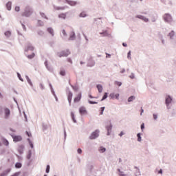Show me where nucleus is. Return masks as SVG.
I'll return each instance as SVG.
<instances>
[{"label": "nucleus", "instance_id": "obj_1", "mask_svg": "<svg viewBox=\"0 0 176 176\" xmlns=\"http://www.w3.org/2000/svg\"><path fill=\"white\" fill-rule=\"evenodd\" d=\"M32 14V9L30 6H27L25 8V11L22 13V16L24 17H30Z\"/></svg>", "mask_w": 176, "mask_h": 176}, {"label": "nucleus", "instance_id": "obj_2", "mask_svg": "<svg viewBox=\"0 0 176 176\" xmlns=\"http://www.w3.org/2000/svg\"><path fill=\"white\" fill-rule=\"evenodd\" d=\"M71 54V52L69 50H66L64 51H61L60 52H58L57 54L58 57H67V56H69Z\"/></svg>", "mask_w": 176, "mask_h": 176}, {"label": "nucleus", "instance_id": "obj_3", "mask_svg": "<svg viewBox=\"0 0 176 176\" xmlns=\"http://www.w3.org/2000/svg\"><path fill=\"white\" fill-rule=\"evenodd\" d=\"M163 19L164 21H166V23H171V21H173V17L170 14H164Z\"/></svg>", "mask_w": 176, "mask_h": 176}, {"label": "nucleus", "instance_id": "obj_4", "mask_svg": "<svg viewBox=\"0 0 176 176\" xmlns=\"http://www.w3.org/2000/svg\"><path fill=\"white\" fill-rule=\"evenodd\" d=\"M119 94L111 93L109 94V98L111 100H119Z\"/></svg>", "mask_w": 176, "mask_h": 176}, {"label": "nucleus", "instance_id": "obj_5", "mask_svg": "<svg viewBox=\"0 0 176 176\" xmlns=\"http://www.w3.org/2000/svg\"><path fill=\"white\" fill-rule=\"evenodd\" d=\"M79 113L80 115H87V111L86 110V107H81L79 109Z\"/></svg>", "mask_w": 176, "mask_h": 176}, {"label": "nucleus", "instance_id": "obj_6", "mask_svg": "<svg viewBox=\"0 0 176 176\" xmlns=\"http://www.w3.org/2000/svg\"><path fill=\"white\" fill-rule=\"evenodd\" d=\"M98 131H96L92 133V134L90 135L89 138L90 140H96V138H97V137H98Z\"/></svg>", "mask_w": 176, "mask_h": 176}, {"label": "nucleus", "instance_id": "obj_7", "mask_svg": "<svg viewBox=\"0 0 176 176\" xmlns=\"http://www.w3.org/2000/svg\"><path fill=\"white\" fill-rule=\"evenodd\" d=\"M82 98V93H78L77 96L74 98V102H79L80 99Z\"/></svg>", "mask_w": 176, "mask_h": 176}, {"label": "nucleus", "instance_id": "obj_8", "mask_svg": "<svg viewBox=\"0 0 176 176\" xmlns=\"http://www.w3.org/2000/svg\"><path fill=\"white\" fill-rule=\"evenodd\" d=\"M72 92L69 91L67 94V100L69 101V104L71 105V101H72Z\"/></svg>", "mask_w": 176, "mask_h": 176}, {"label": "nucleus", "instance_id": "obj_9", "mask_svg": "<svg viewBox=\"0 0 176 176\" xmlns=\"http://www.w3.org/2000/svg\"><path fill=\"white\" fill-rule=\"evenodd\" d=\"M23 140V138L20 135H16L13 137V140L14 142H19V141H21Z\"/></svg>", "mask_w": 176, "mask_h": 176}, {"label": "nucleus", "instance_id": "obj_10", "mask_svg": "<svg viewBox=\"0 0 176 176\" xmlns=\"http://www.w3.org/2000/svg\"><path fill=\"white\" fill-rule=\"evenodd\" d=\"M33 52L34 50V47L31 45V44H29L27 45V47L25 48V51L28 52V51Z\"/></svg>", "mask_w": 176, "mask_h": 176}, {"label": "nucleus", "instance_id": "obj_11", "mask_svg": "<svg viewBox=\"0 0 176 176\" xmlns=\"http://www.w3.org/2000/svg\"><path fill=\"white\" fill-rule=\"evenodd\" d=\"M69 41H74L75 39V32L72 31L69 34Z\"/></svg>", "mask_w": 176, "mask_h": 176}, {"label": "nucleus", "instance_id": "obj_12", "mask_svg": "<svg viewBox=\"0 0 176 176\" xmlns=\"http://www.w3.org/2000/svg\"><path fill=\"white\" fill-rule=\"evenodd\" d=\"M59 19H63V20H65L67 18V13H61L58 15Z\"/></svg>", "mask_w": 176, "mask_h": 176}, {"label": "nucleus", "instance_id": "obj_13", "mask_svg": "<svg viewBox=\"0 0 176 176\" xmlns=\"http://www.w3.org/2000/svg\"><path fill=\"white\" fill-rule=\"evenodd\" d=\"M138 19H140L141 20H144V21H145L146 23H148V21H149L147 18H145V16H142L141 15H138Z\"/></svg>", "mask_w": 176, "mask_h": 176}, {"label": "nucleus", "instance_id": "obj_14", "mask_svg": "<svg viewBox=\"0 0 176 176\" xmlns=\"http://www.w3.org/2000/svg\"><path fill=\"white\" fill-rule=\"evenodd\" d=\"M47 32H49V34H51V35L52 36H54V30H53V28H47Z\"/></svg>", "mask_w": 176, "mask_h": 176}, {"label": "nucleus", "instance_id": "obj_15", "mask_svg": "<svg viewBox=\"0 0 176 176\" xmlns=\"http://www.w3.org/2000/svg\"><path fill=\"white\" fill-rule=\"evenodd\" d=\"M6 8H7L8 10H12V2L8 1L6 3Z\"/></svg>", "mask_w": 176, "mask_h": 176}, {"label": "nucleus", "instance_id": "obj_16", "mask_svg": "<svg viewBox=\"0 0 176 176\" xmlns=\"http://www.w3.org/2000/svg\"><path fill=\"white\" fill-rule=\"evenodd\" d=\"M107 130V135H109V133H111V130H112V125L110 124L109 126L106 127Z\"/></svg>", "mask_w": 176, "mask_h": 176}, {"label": "nucleus", "instance_id": "obj_17", "mask_svg": "<svg viewBox=\"0 0 176 176\" xmlns=\"http://www.w3.org/2000/svg\"><path fill=\"white\" fill-rule=\"evenodd\" d=\"M171 101H173V99H171V97L168 96L166 98V105H168V104H170V102H171Z\"/></svg>", "mask_w": 176, "mask_h": 176}, {"label": "nucleus", "instance_id": "obj_18", "mask_svg": "<svg viewBox=\"0 0 176 176\" xmlns=\"http://www.w3.org/2000/svg\"><path fill=\"white\" fill-rule=\"evenodd\" d=\"M5 113H6V117L8 118L9 115H10V110H9V109H6Z\"/></svg>", "mask_w": 176, "mask_h": 176}, {"label": "nucleus", "instance_id": "obj_19", "mask_svg": "<svg viewBox=\"0 0 176 176\" xmlns=\"http://www.w3.org/2000/svg\"><path fill=\"white\" fill-rule=\"evenodd\" d=\"M97 89H98L99 93H102V85H98Z\"/></svg>", "mask_w": 176, "mask_h": 176}, {"label": "nucleus", "instance_id": "obj_20", "mask_svg": "<svg viewBox=\"0 0 176 176\" xmlns=\"http://www.w3.org/2000/svg\"><path fill=\"white\" fill-rule=\"evenodd\" d=\"M67 3H69L70 6H75V5H76V1H67Z\"/></svg>", "mask_w": 176, "mask_h": 176}, {"label": "nucleus", "instance_id": "obj_21", "mask_svg": "<svg viewBox=\"0 0 176 176\" xmlns=\"http://www.w3.org/2000/svg\"><path fill=\"white\" fill-rule=\"evenodd\" d=\"M71 117L74 123H76V120H75V114L73 112L71 113Z\"/></svg>", "mask_w": 176, "mask_h": 176}, {"label": "nucleus", "instance_id": "obj_22", "mask_svg": "<svg viewBox=\"0 0 176 176\" xmlns=\"http://www.w3.org/2000/svg\"><path fill=\"white\" fill-rule=\"evenodd\" d=\"M3 144L6 145V146H8L9 145V142H8V140H6V139H3Z\"/></svg>", "mask_w": 176, "mask_h": 176}, {"label": "nucleus", "instance_id": "obj_23", "mask_svg": "<svg viewBox=\"0 0 176 176\" xmlns=\"http://www.w3.org/2000/svg\"><path fill=\"white\" fill-rule=\"evenodd\" d=\"M108 98V93H104L101 101H104V100H106V98Z\"/></svg>", "mask_w": 176, "mask_h": 176}, {"label": "nucleus", "instance_id": "obj_24", "mask_svg": "<svg viewBox=\"0 0 176 176\" xmlns=\"http://www.w3.org/2000/svg\"><path fill=\"white\" fill-rule=\"evenodd\" d=\"M106 149L105 148L101 146L99 149V152H100V153H104V152H105Z\"/></svg>", "mask_w": 176, "mask_h": 176}, {"label": "nucleus", "instance_id": "obj_25", "mask_svg": "<svg viewBox=\"0 0 176 176\" xmlns=\"http://www.w3.org/2000/svg\"><path fill=\"white\" fill-rule=\"evenodd\" d=\"M15 167H16V168H21V163L17 162L15 164Z\"/></svg>", "mask_w": 176, "mask_h": 176}, {"label": "nucleus", "instance_id": "obj_26", "mask_svg": "<svg viewBox=\"0 0 176 176\" xmlns=\"http://www.w3.org/2000/svg\"><path fill=\"white\" fill-rule=\"evenodd\" d=\"M133 100H135V96H131L129 98L128 101L129 102H131V101H133Z\"/></svg>", "mask_w": 176, "mask_h": 176}, {"label": "nucleus", "instance_id": "obj_27", "mask_svg": "<svg viewBox=\"0 0 176 176\" xmlns=\"http://www.w3.org/2000/svg\"><path fill=\"white\" fill-rule=\"evenodd\" d=\"M40 14L41 16H43L44 19H46V20H48L47 16H46V14H45V13L43 12H40Z\"/></svg>", "mask_w": 176, "mask_h": 176}, {"label": "nucleus", "instance_id": "obj_28", "mask_svg": "<svg viewBox=\"0 0 176 176\" xmlns=\"http://www.w3.org/2000/svg\"><path fill=\"white\" fill-rule=\"evenodd\" d=\"M11 34H12V33L10 31H7V32H5V35L8 38H9V36H10Z\"/></svg>", "mask_w": 176, "mask_h": 176}, {"label": "nucleus", "instance_id": "obj_29", "mask_svg": "<svg viewBox=\"0 0 176 176\" xmlns=\"http://www.w3.org/2000/svg\"><path fill=\"white\" fill-rule=\"evenodd\" d=\"M174 35H175L174 31H171V32L168 34V36H170V39L173 38V36H174Z\"/></svg>", "mask_w": 176, "mask_h": 176}, {"label": "nucleus", "instance_id": "obj_30", "mask_svg": "<svg viewBox=\"0 0 176 176\" xmlns=\"http://www.w3.org/2000/svg\"><path fill=\"white\" fill-rule=\"evenodd\" d=\"M34 57H35V54L34 53H32V54L30 55H28V58H34Z\"/></svg>", "mask_w": 176, "mask_h": 176}, {"label": "nucleus", "instance_id": "obj_31", "mask_svg": "<svg viewBox=\"0 0 176 176\" xmlns=\"http://www.w3.org/2000/svg\"><path fill=\"white\" fill-rule=\"evenodd\" d=\"M119 171V175L120 176H127V175L124 174L123 172L120 171V169H118Z\"/></svg>", "mask_w": 176, "mask_h": 176}, {"label": "nucleus", "instance_id": "obj_32", "mask_svg": "<svg viewBox=\"0 0 176 176\" xmlns=\"http://www.w3.org/2000/svg\"><path fill=\"white\" fill-rule=\"evenodd\" d=\"M105 110V107H101L100 108V115L104 114V111Z\"/></svg>", "mask_w": 176, "mask_h": 176}, {"label": "nucleus", "instance_id": "obj_33", "mask_svg": "<svg viewBox=\"0 0 176 176\" xmlns=\"http://www.w3.org/2000/svg\"><path fill=\"white\" fill-rule=\"evenodd\" d=\"M56 10H64V9H65V8L64 7H56Z\"/></svg>", "mask_w": 176, "mask_h": 176}, {"label": "nucleus", "instance_id": "obj_34", "mask_svg": "<svg viewBox=\"0 0 176 176\" xmlns=\"http://www.w3.org/2000/svg\"><path fill=\"white\" fill-rule=\"evenodd\" d=\"M137 137H138V141L139 142H141V134L140 133H138Z\"/></svg>", "mask_w": 176, "mask_h": 176}, {"label": "nucleus", "instance_id": "obj_35", "mask_svg": "<svg viewBox=\"0 0 176 176\" xmlns=\"http://www.w3.org/2000/svg\"><path fill=\"white\" fill-rule=\"evenodd\" d=\"M80 17H86V12H82L80 14Z\"/></svg>", "mask_w": 176, "mask_h": 176}, {"label": "nucleus", "instance_id": "obj_36", "mask_svg": "<svg viewBox=\"0 0 176 176\" xmlns=\"http://www.w3.org/2000/svg\"><path fill=\"white\" fill-rule=\"evenodd\" d=\"M60 75H61L62 76H65V71L61 70L60 72Z\"/></svg>", "mask_w": 176, "mask_h": 176}, {"label": "nucleus", "instance_id": "obj_37", "mask_svg": "<svg viewBox=\"0 0 176 176\" xmlns=\"http://www.w3.org/2000/svg\"><path fill=\"white\" fill-rule=\"evenodd\" d=\"M50 171V166L47 165L46 168V173H48Z\"/></svg>", "mask_w": 176, "mask_h": 176}, {"label": "nucleus", "instance_id": "obj_38", "mask_svg": "<svg viewBox=\"0 0 176 176\" xmlns=\"http://www.w3.org/2000/svg\"><path fill=\"white\" fill-rule=\"evenodd\" d=\"M28 141L29 142V144L31 148H34V144H32V142H31V140L30 139H28Z\"/></svg>", "mask_w": 176, "mask_h": 176}, {"label": "nucleus", "instance_id": "obj_39", "mask_svg": "<svg viewBox=\"0 0 176 176\" xmlns=\"http://www.w3.org/2000/svg\"><path fill=\"white\" fill-rule=\"evenodd\" d=\"M62 34H63V36H67V32H65V30H63Z\"/></svg>", "mask_w": 176, "mask_h": 176}, {"label": "nucleus", "instance_id": "obj_40", "mask_svg": "<svg viewBox=\"0 0 176 176\" xmlns=\"http://www.w3.org/2000/svg\"><path fill=\"white\" fill-rule=\"evenodd\" d=\"M27 79H28V82L29 85H30V86H32V82H31V80H30V78H28V76H27Z\"/></svg>", "mask_w": 176, "mask_h": 176}, {"label": "nucleus", "instance_id": "obj_41", "mask_svg": "<svg viewBox=\"0 0 176 176\" xmlns=\"http://www.w3.org/2000/svg\"><path fill=\"white\" fill-rule=\"evenodd\" d=\"M26 134L28 137H32V134L31 133V132L26 131Z\"/></svg>", "mask_w": 176, "mask_h": 176}, {"label": "nucleus", "instance_id": "obj_42", "mask_svg": "<svg viewBox=\"0 0 176 176\" xmlns=\"http://www.w3.org/2000/svg\"><path fill=\"white\" fill-rule=\"evenodd\" d=\"M17 75H18V78L20 80H21V82H23V78H21V75H20V74L17 73Z\"/></svg>", "mask_w": 176, "mask_h": 176}, {"label": "nucleus", "instance_id": "obj_43", "mask_svg": "<svg viewBox=\"0 0 176 176\" xmlns=\"http://www.w3.org/2000/svg\"><path fill=\"white\" fill-rule=\"evenodd\" d=\"M15 12H20V7L16 6L15 7Z\"/></svg>", "mask_w": 176, "mask_h": 176}, {"label": "nucleus", "instance_id": "obj_44", "mask_svg": "<svg viewBox=\"0 0 176 176\" xmlns=\"http://www.w3.org/2000/svg\"><path fill=\"white\" fill-rule=\"evenodd\" d=\"M116 85H117V86H122V82L116 81Z\"/></svg>", "mask_w": 176, "mask_h": 176}, {"label": "nucleus", "instance_id": "obj_45", "mask_svg": "<svg viewBox=\"0 0 176 176\" xmlns=\"http://www.w3.org/2000/svg\"><path fill=\"white\" fill-rule=\"evenodd\" d=\"M131 52L129 51V52L128 53V58H131Z\"/></svg>", "mask_w": 176, "mask_h": 176}, {"label": "nucleus", "instance_id": "obj_46", "mask_svg": "<svg viewBox=\"0 0 176 176\" xmlns=\"http://www.w3.org/2000/svg\"><path fill=\"white\" fill-rule=\"evenodd\" d=\"M89 104H98L97 102H93L91 100H89Z\"/></svg>", "mask_w": 176, "mask_h": 176}, {"label": "nucleus", "instance_id": "obj_47", "mask_svg": "<svg viewBox=\"0 0 176 176\" xmlns=\"http://www.w3.org/2000/svg\"><path fill=\"white\" fill-rule=\"evenodd\" d=\"M153 119L156 120V119H157V115L153 114Z\"/></svg>", "mask_w": 176, "mask_h": 176}, {"label": "nucleus", "instance_id": "obj_48", "mask_svg": "<svg viewBox=\"0 0 176 176\" xmlns=\"http://www.w3.org/2000/svg\"><path fill=\"white\" fill-rule=\"evenodd\" d=\"M77 152H78V153H79V154L82 153V149H81V148H78V149L77 150Z\"/></svg>", "mask_w": 176, "mask_h": 176}, {"label": "nucleus", "instance_id": "obj_49", "mask_svg": "<svg viewBox=\"0 0 176 176\" xmlns=\"http://www.w3.org/2000/svg\"><path fill=\"white\" fill-rule=\"evenodd\" d=\"M144 129H145V125L144 124H142L141 125V129L144 130Z\"/></svg>", "mask_w": 176, "mask_h": 176}, {"label": "nucleus", "instance_id": "obj_50", "mask_svg": "<svg viewBox=\"0 0 176 176\" xmlns=\"http://www.w3.org/2000/svg\"><path fill=\"white\" fill-rule=\"evenodd\" d=\"M22 27L23 28V30L25 31H27V28H25V25L24 24H22Z\"/></svg>", "mask_w": 176, "mask_h": 176}, {"label": "nucleus", "instance_id": "obj_51", "mask_svg": "<svg viewBox=\"0 0 176 176\" xmlns=\"http://www.w3.org/2000/svg\"><path fill=\"white\" fill-rule=\"evenodd\" d=\"M122 135H124V133L123 131L120 132V137H122Z\"/></svg>", "mask_w": 176, "mask_h": 176}, {"label": "nucleus", "instance_id": "obj_52", "mask_svg": "<svg viewBox=\"0 0 176 176\" xmlns=\"http://www.w3.org/2000/svg\"><path fill=\"white\" fill-rule=\"evenodd\" d=\"M67 61L68 63H71V64H72V60H71V58H67Z\"/></svg>", "mask_w": 176, "mask_h": 176}, {"label": "nucleus", "instance_id": "obj_53", "mask_svg": "<svg viewBox=\"0 0 176 176\" xmlns=\"http://www.w3.org/2000/svg\"><path fill=\"white\" fill-rule=\"evenodd\" d=\"M129 78H131V79H134V74H131Z\"/></svg>", "mask_w": 176, "mask_h": 176}, {"label": "nucleus", "instance_id": "obj_54", "mask_svg": "<svg viewBox=\"0 0 176 176\" xmlns=\"http://www.w3.org/2000/svg\"><path fill=\"white\" fill-rule=\"evenodd\" d=\"M158 173H159V174H162V173H163V170H162V169L160 170L159 172H158Z\"/></svg>", "mask_w": 176, "mask_h": 176}, {"label": "nucleus", "instance_id": "obj_55", "mask_svg": "<svg viewBox=\"0 0 176 176\" xmlns=\"http://www.w3.org/2000/svg\"><path fill=\"white\" fill-rule=\"evenodd\" d=\"M122 46H124V47H127V44H126V43H122Z\"/></svg>", "mask_w": 176, "mask_h": 176}, {"label": "nucleus", "instance_id": "obj_56", "mask_svg": "<svg viewBox=\"0 0 176 176\" xmlns=\"http://www.w3.org/2000/svg\"><path fill=\"white\" fill-rule=\"evenodd\" d=\"M5 175H6V173H1V174L0 175V176H5Z\"/></svg>", "mask_w": 176, "mask_h": 176}, {"label": "nucleus", "instance_id": "obj_57", "mask_svg": "<svg viewBox=\"0 0 176 176\" xmlns=\"http://www.w3.org/2000/svg\"><path fill=\"white\" fill-rule=\"evenodd\" d=\"M142 112H144V109H142V112H141L140 115H142Z\"/></svg>", "mask_w": 176, "mask_h": 176}, {"label": "nucleus", "instance_id": "obj_58", "mask_svg": "<svg viewBox=\"0 0 176 176\" xmlns=\"http://www.w3.org/2000/svg\"><path fill=\"white\" fill-rule=\"evenodd\" d=\"M45 65L46 67H47V62H45Z\"/></svg>", "mask_w": 176, "mask_h": 176}, {"label": "nucleus", "instance_id": "obj_59", "mask_svg": "<svg viewBox=\"0 0 176 176\" xmlns=\"http://www.w3.org/2000/svg\"><path fill=\"white\" fill-rule=\"evenodd\" d=\"M89 98H93V96H91V95L89 96Z\"/></svg>", "mask_w": 176, "mask_h": 176}, {"label": "nucleus", "instance_id": "obj_60", "mask_svg": "<svg viewBox=\"0 0 176 176\" xmlns=\"http://www.w3.org/2000/svg\"><path fill=\"white\" fill-rule=\"evenodd\" d=\"M122 73H123V72H124V70H122V72H121Z\"/></svg>", "mask_w": 176, "mask_h": 176}]
</instances>
